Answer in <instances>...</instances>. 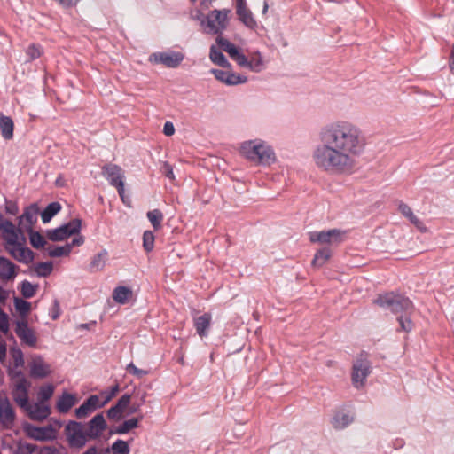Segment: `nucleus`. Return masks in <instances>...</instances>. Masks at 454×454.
Returning <instances> with one entry per match:
<instances>
[{"label":"nucleus","instance_id":"6","mask_svg":"<svg viewBox=\"0 0 454 454\" xmlns=\"http://www.w3.org/2000/svg\"><path fill=\"white\" fill-rule=\"evenodd\" d=\"M231 13L230 9H215L207 15H201L200 26L204 33L221 35L228 27Z\"/></svg>","mask_w":454,"mask_h":454},{"label":"nucleus","instance_id":"20","mask_svg":"<svg viewBox=\"0 0 454 454\" xmlns=\"http://www.w3.org/2000/svg\"><path fill=\"white\" fill-rule=\"evenodd\" d=\"M398 210L401 214L406 217L411 223H412L421 233L427 232L428 229L425 223L412 212V209L409 205L403 202H399Z\"/></svg>","mask_w":454,"mask_h":454},{"label":"nucleus","instance_id":"35","mask_svg":"<svg viewBox=\"0 0 454 454\" xmlns=\"http://www.w3.org/2000/svg\"><path fill=\"white\" fill-rule=\"evenodd\" d=\"M216 43L219 47L223 49L225 52L229 54L231 59L234 56V54L239 51V49L230 41L222 37L221 35L216 37Z\"/></svg>","mask_w":454,"mask_h":454},{"label":"nucleus","instance_id":"14","mask_svg":"<svg viewBox=\"0 0 454 454\" xmlns=\"http://www.w3.org/2000/svg\"><path fill=\"white\" fill-rule=\"evenodd\" d=\"M102 175L108 181L111 186L123 183L125 180V175L123 169L113 163L106 164L102 167Z\"/></svg>","mask_w":454,"mask_h":454},{"label":"nucleus","instance_id":"8","mask_svg":"<svg viewBox=\"0 0 454 454\" xmlns=\"http://www.w3.org/2000/svg\"><path fill=\"white\" fill-rule=\"evenodd\" d=\"M12 395L15 403L20 407L27 405L28 389L30 382L24 377L21 372L12 373Z\"/></svg>","mask_w":454,"mask_h":454},{"label":"nucleus","instance_id":"31","mask_svg":"<svg viewBox=\"0 0 454 454\" xmlns=\"http://www.w3.org/2000/svg\"><path fill=\"white\" fill-rule=\"evenodd\" d=\"M27 231L29 235L30 244L34 248L41 249L45 247L47 241L42 234L33 229L27 230Z\"/></svg>","mask_w":454,"mask_h":454},{"label":"nucleus","instance_id":"63","mask_svg":"<svg viewBox=\"0 0 454 454\" xmlns=\"http://www.w3.org/2000/svg\"><path fill=\"white\" fill-rule=\"evenodd\" d=\"M83 454H98V450L95 447H90Z\"/></svg>","mask_w":454,"mask_h":454},{"label":"nucleus","instance_id":"17","mask_svg":"<svg viewBox=\"0 0 454 454\" xmlns=\"http://www.w3.org/2000/svg\"><path fill=\"white\" fill-rule=\"evenodd\" d=\"M236 13L240 22H242L247 28L255 30L258 27L252 12L247 7V2L236 4Z\"/></svg>","mask_w":454,"mask_h":454},{"label":"nucleus","instance_id":"18","mask_svg":"<svg viewBox=\"0 0 454 454\" xmlns=\"http://www.w3.org/2000/svg\"><path fill=\"white\" fill-rule=\"evenodd\" d=\"M100 399L98 395H90L79 408L75 410V416L83 419L92 413L96 409L101 408Z\"/></svg>","mask_w":454,"mask_h":454},{"label":"nucleus","instance_id":"34","mask_svg":"<svg viewBox=\"0 0 454 454\" xmlns=\"http://www.w3.org/2000/svg\"><path fill=\"white\" fill-rule=\"evenodd\" d=\"M14 307L15 309L19 312L21 318H26V317L31 310V303L21 298L14 299Z\"/></svg>","mask_w":454,"mask_h":454},{"label":"nucleus","instance_id":"47","mask_svg":"<svg viewBox=\"0 0 454 454\" xmlns=\"http://www.w3.org/2000/svg\"><path fill=\"white\" fill-rule=\"evenodd\" d=\"M118 392L119 386L117 384L112 387L109 392H102L101 395L104 397V400L100 402L102 407L105 406L108 402H110L111 399L114 397Z\"/></svg>","mask_w":454,"mask_h":454},{"label":"nucleus","instance_id":"36","mask_svg":"<svg viewBox=\"0 0 454 454\" xmlns=\"http://www.w3.org/2000/svg\"><path fill=\"white\" fill-rule=\"evenodd\" d=\"M147 218L152 223L154 230H159L161 227L163 220V214L159 209H153L147 212Z\"/></svg>","mask_w":454,"mask_h":454},{"label":"nucleus","instance_id":"61","mask_svg":"<svg viewBox=\"0 0 454 454\" xmlns=\"http://www.w3.org/2000/svg\"><path fill=\"white\" fill-rule=\"evenodd\" d=\"M19 262L23 263H29L32 262L34 257H15Z\"/></svg>","mask_w":454,"mask_h":454},{"label":"nucleus","instance_id":"3","mask_svg":"<svg viewBox=\"0 0 454 454\" xmlns=\"http://www.w3.org/2000/svg\"><path fill=\"white\" fill-rule=\"evenodd\" d=\"M0 230L4 248L10 255H35L27 247V239L22 231L7 219L0 216Z\"/></svg>","mask_w":454,"mask_h":454},{"label":"nucleus","instance_id":"11","mask_svg":"<svg viewBox=\"0 0 454 454\" xmlns=\"http://www.w3.org/2000/svg\"><path fill=\"white\" fill-rule=\"evenodd\" d=\"M371 373V364L365 358L357 359L352 368L351 380L352 384L356 388L362 387L366 380V378Z\"/></svg>","mask_w":454,"mask_h":454},{"label":"nucleus","instance_id":"50","mask_svg":"<svg viewBox=\"0 0 454 454\" xmlns=\"http://www.w3.org/2000/svg\"><path fill=\"white\" fill-rule=\"evenodd\" d=\"M130 403V395H123L117 403L115 404L116 408L119 409V411H121V413L127 409L129 404Z\"/></svg>","mask_w":454,"mask_h":454},{"label":"nucleus","instance_id":"48","mask_svg":"<svg viewBox=\"0 0 454 454\" xmlns=\"http://www.w3.org/2000/svg\"><path fill=\"white\" fill-rule=\"evenodd\" d=\"M126 370L137 376V378H143L144 376H145L147 374V372L145 371V370H142V369H138L133 363H130L129 364H128Z\"/></svg>","mask_w":454,"mask_h":454},{"label":"nucleus","instance_id":"58","mask_svg":"<svg viewBox=\"0 0 454 454\" xmlns=\"http://www.w3.org/2000/svg\"><path fill=\"white\" fill-rule=\"evenodd\" d=\"M8 298V293L0 286V306L4 305Z\"/></svg>","mask_w":454,"mask_h":454},{"label":"nucleus","instance_id":"24","mask_svg":"<svg viewBox=\"0 0 454 454\" xmlns=\"http://www.w3.org/2000/svg\"><path fill=\"white\" fill-rule=\"evenodd\" d=\"M76 397L74 395L64 393L57 402V409L61 413H67L75 403Z\"/></svg>","mask_w":454,"mask_h":454},{"label":"nucleus","instance_id":"33","mask_svg":"<svg viewBox=\"0 0 454 454\" xmlns=\"http://www.w3.org/2000/svg\"><path fill=\"white\" fill-rule=\"evenodd\" d=\"M143 419L141 416L140 418H133L128 420H125L121 425H120L116 430L115 433L119 434H127L129 430L137 427L139 421Z\"/></svg>","mask_w":454,"mask_h":454},{"label":"nucleus","instance_id":"43","mask_svg":"<svg viewBox=\"0 0 454 454\" xmlns=\"http://www.w3.org/2000/svg\"><path fill=\"white\" fill-rule=\"evenodd\" d=\"M154 244V235L153 231H146L143 234V246L146 252H150L153 248Z\"/></svg>","mask_w":454,"mask_h":454},{"label":"nucleus","instance_id":"7","mask_svg":"<svg viewBox=\"0 0 454 454\" xmlns=\"http://www.w3.org/2000/svg\"><path fill=\"white\" fill-rule=\"evenodd\" d=\"M376 305L386 308L395 314H411L413 304L408 298L394 293L379 294L373 301Z\"/></svg>","mask_w":454,"mask_h":454},{"label":"nucleus","instance_id":"51","mask_svg":"<svg viewBox=\"0 0 454 454\" xmlns=\"http://www.w3.org/2000/svg\"><path fill=\"white\" fill-rule=\"evenodd\" d=\"M160 171L168 179H170V180H174L175 179V175H174L173 168H172V166L168 162L165 161L162 164Z\"/></svg>","mask_w":454,"mask_h":454},{"label":"nucleus","instance_id":"49","mask_svg":"<svg viewBox=\"0 0 454 454\" xmlns=\"http://www.w3.org/2000/svg\"><path fill=\"white\" fill-rule=\"evenodd\" d=\"M231 59L236 61L237 64L241 67H247L248 64L247 58L242 52H240L239 50L234 54Z\"/></svg>","mask_w":454,"mask_h":454},{"label":"nucleus","instance_id":"39","mask_svg":"<svg viewBox=\"0 0 454 454\" xmlns=\"http://www.w3.org/2000/svg\"><path fill=\"white\" fill-rule=\"evenodd\" d=\"M411 314H402L398 317L397 320L400 325V330L409 333L413 328V324L410 318Z\"/></svg>","mask_w":454,"mask_h":454},{"label":"nucleus","instance_id":"16","mask_svg":"<svg viewBox=\"0 0 454 454\" xmlns=\"http://www.w3.org/2000/svg\"><path fill=\"white\" fill-rule=\"evenodd\" d=\"M107 425L102 414H97L88 424L86 434L89 439H97L106 430Z\"/></svg>","mask_w":454,"mask_h":454},{"label":"nucleus","instance_id":"40","mask_svg":"<svg viewBox=\"0 0 454 454\" xmlns=\"http://www.w3.org/2000/svg\"><path fill=\"white\" fill-rule=\"evenodd\" d=\"M37 286H35L28 281L25 280L21 284V294L27 299L32 298L35 294Z\"/></svg>","mask_w":454,"mask_h":454},{"label":"nucleus","instance_id":"53","mask_svg":"<svg viewBox=\"0 0 454 454\" xmlns=\"http://www.w3.org/2000/svg\"><path fill=\"white\" fill-rule=\"evenodd\" d=\"M210 72L215 75V79L225 83L228 75V71L220 69H211Z\"/></svg>","mask_w":454,"mask_h":454},{"label":"nucleus","instance_id":"27","mask_svg":"<svg viewBox=\"0 0 454 454\" xmlns=\"http://www.w3.org/2000/svg\"><path fill=\"white\" fill-rule=\"evenodd\" d=\"M113 299L120 304H126L132 297V291L126 286H117L113 292Z\"/></svg>","mask_w":454,"mask_h":454},{"label":"nucleus","instance_id":"13","mask_svg":"<svg viewBox=\"0 0 454 454\" xmlns=\"http://www.w3.org/2000/svg\"><path fill=\"white\" fill-rule=\"evenodd\" d=\"M15 411L6 396L0 392V424L5 428H11L14 425Z\"/></svg>","mask_w":454,"mask_h":454},{"label":"nucleus","instance_id":"56","mask_svg":"<svg viewBox=\"0 0 454 454\" xmlns=\"http://www.w3.org/2000/svg\"><path fill=\"white\" fill-rule=\"evenodd\" d=\"M163 133L166 136H172L175 133V127L171 121H166L163 126Z\"/></svg>","mask_w":454,"mask_h":454},{"label":"nucleus","instance_id":"22","mask_svg":"<svg viewBox=\"0 0 454 454\" xmlns=\"http://www.w3.org/2000/svg\"><path fill=\"white\" fill-rule=\"evenodd\" d=\"M39 209L35 204L26 207L23 214L19 217L20 224H24L26 230L33 229V224L37 221Z\"/></svg>","mask_w":454,"mask_h":454},{"label":"nucleus","instance_id":"41","mask_svg":"<svg viewBox=\"0 0 454 454\" xmlns=\"http://www.w3.org/2000/svg\"><path fill=\"white\" fill-rule=\"evenodd\" d=\"M247 81V78L244 75L228 72L227 78L225 80L226 85H237L245 83Z\"/></svg>","mask_w":454,"mask_h":454},{"label":"nucleus","instance_id":"25","mask_svg":"<svg viewBox=\"0 0 454 454\" xmlns=\"http://www.w3.org/2000/svg\"><path fill=\"white\" fill-rule=\"evenodd\" d=\"M15 265L5 257H0V278L9 280L15 277Z\"/></svg>","mask_w":454,"mask_h":454},{"label":"nucleus","instance_id":"29","mask_svg":"<svg viewBox=\"0 0 454 454\" xmlns=\"http://www.w3.org/2000/svg\"><path fill=\"white\" fill-rule=\"evenodd\" d=\"M61 209V206L59 202L50 203L41 213V218L43 223H46L51 220V218L57 215Z\"/></svg>","mask_w":454,"mask_h":454},{"label":"nucleus","instance_id":"62","mask_svg":"<svg viewBox=\"0 0 454 454\" xmlns=\"http://www.w3.org/2000/svg\"><path fill=\"white\" fill-rule=\"evenodd\" d=\"M212 1L211 0H201L200 4L202 7L207 9L211 5Z\"/></svg>","mask_w":454,"mask_h":454},{"label":"nucleus","instance_id":"38","mask_svg":"<svg viewBox=\"0 0 454 454\" xmlns=\"http://www.w3.org/2000/svg\"><path fill=\"white\" fill-rule=\"evenodd\" d=\"M53 265L51 262H39L34 266V270L40 277H47L52 271Z\"/></svg>","mask_w":454,"mask_h":454},{"label":"nucleus","instance_id":"4","mask_svg":"<svg viewBox=\"0 0 454 454\" xmlns=\"http://www.w3.org/2000/svg\"><path fill=\"white\" fill-rule=\"evenodd\" d=\"M239 150L247 160L256 165L270 166L277 160L272 146L260 138L242 142Z\"/></svg>","mask_w":454,"mask_h":454},{"label":"nucleus","instance_id":"46","mask_svg":"<svg viewBox=\"0 0 454 454\" xmlns=\"http://www.w3.org/2000/svg\"><path fill=\"white\" fill-rule=\"evenodd\" d=\"M9 317L2 309H0V331L6 335L9 333Z\"/></svg>","mask_w":454,"mask_h":454},{"label":"nucleus","instance_id":"55","mask_svg":"<svg viewBox=\"0 0 454 454\" xmlns=\"http://www.w3.org/2000/svg\"><path fill=\"white\" fill-rule=\"evenodd\" d=\"M114 187H115L117 189L120 198L121 199L122 202L124 204H126L127 201H126V196H125L124 182L123 183L120 182L119 184L114 185Z\"/></svg>","mask_w":454,"mask_h":454},{"label":"nucleus","instance_id":"10","mask_svg":"<svg viewBox=\"0 0 454 454\" xmlns=\"http://www.w3.org/2000/svg\"><path fill=\"white\" fill-rule=\"evenodd\" d=\"M65 432L70 446L81 448L85 445L88 436L82 423L76 421L68 422Z\"/></svg>","mask_w":454,"mask_h":454},{"label":"nucleus","instance_id":"28","mask_svg":"<svg viewBox=\"0 0 454 454\" xmlns=\"http://www.w3.org/2000/svg\"><path fill=\"white\" fill-rule=\"evenodd\" d=\"M210 60L222 67H231V63L227 60L223 53L217 49L215 45H211L209 51Z\"/></svg>","mask_w":454,"mask_h":454},{"label":"nucleus","instance_id":"64","mask_svg":"<svg viewBox=\"0 0 454 454\" xmlns=\"http://www.w3.org/2000/svg\"><path fill=\"white\" fill-rule=\"evenodd\" d=\"M450 67L452 70H454V43L452 46L451 55H450Z\"/></svg>","mask_w":454,"mask_h":454},{"label":"nucleus","instance_id":"1","mask_svg":"<svg viewBox=\"0 0 454 454\" xmlns=\"http://www.w3.org/2000/svg\"><path fill=\"white\" fill-rule=\"evenodd\" d=\"M319 143L311 157L316 168L328 175H351L357 166V158L367 146L362 129L347 120H337L323 126L318 132Z\"/></svg>","mask_w":454,"mask_h":454},{"label":"nucleus","instance_id":"15","mask_svg":"<svg viewBox=\"0 0 454 454\" xmlns=\"http://www.w3.org/2000/svg\"><path fill=\"white\" fill-rule=\"evenodd\" d=\"M22 409L27 412L31 419L38 421L43 420L51 413L49 406L46 403L41 402L35 403H27V405L22 407Z\"/></svg>","mask_w":454,"mask_h":454},{"label":"nucleus","instance_id":"12","mask_svg":"<svg viewBox=\"0 0 454 454\" xmlns=\"http://www.w3.org/2000/svg\"><path fill=\"white\" fill-rule=\"evenodd\" d=\"M14 331L22 344H25L28 347L36 346V333L33 328L28 326L27 318H21L18 320L15 324Z\"/></svg>","mask_w":454,"mask_h":454},{"label":"nucleus","instance_id":"42","mask_svg":"<svg viewBox=\"0 0 454 454\" xmlns=\"http://www.w3.org/2000/svg\"><path fill=\"white\" fill-rule=\"evenodd\" d=\"M53 392L54 387L51 385L42 387L38 393L39 402L45 403L51 397Z\"/></svg>","mask_w":454,"mask_h":454},{"label":"nucleus","instance_id":"45","mask_svg":"<svg viewBox=\"0 0 454 454\" xmlns=\"http://www.w3.org/2000/svg\"><path fill=\"white\" fill-rule=\"evenodd\" d=\"M105 266V261L103 260V257H93L90 261L88 270L90 272L100 270Z\"/></svg>","mask_w":454,"mask_h":454},{"label":"nucleus","instance_id":"2","mask_svg":"<svg viewBox=\"0 0 454 454\" xmlns=\"http://www.w3.org/2000/svg\"><path fill=\"white\" fill-rule=\"evenodd\" d=\"M81 225L80 219H73L56 229L47 230L46 237L51 241H62L72 237L71 242L63 246H48V255H69L77 253L74 248L84 243V239L80 234Z\"/></svg>","mask_w":454,"mask_h":454},{"label":"nucleus","instance_id":"57","mask_svg":"<svg viewBox=\"0 0 454 454\" xmlns=\"http://www.w3.org/2000/svg\"><path fill=\"white\" fill-rule=\"evenodd\" d=\"M23 355L20 351H19L15 356H14V365L16 367H20V366H22L23 365Z\"/></svg>","mask_w":454,"mask_h":454},{"label":"nucleus","instance_id":"26","mask_svg":"<svg viewBox=\"0 0 454 454\" xmlns=\"http://www.w3.org/2000/svg\"><path fill=\"white\" fill-rule=\"evenodd\" d=\"M13 127L12 118L0 113V130L4 139L10 140L13 137Z\"/></svg>","mask_w":454,"mask_h":454},{"label":"nucleus","instance_id":"59","mask_svg":"<svg viewBox=\"0 0 454 454\" xmlns=\"http://www.w3.org/2000/svg\"><path fill=\"white\" fill-rule=\"evenodd\" d=\"M59 317V304L56 301L54 302V307H53V311H52L51 318L53 320H56Z\"/></svg>","mask_w":454,"mask_h":454},{"label":"nucleus","instance_id":"54","mask_svg":"<svg viewBox=\"0 0 454 454\" xmlns=\"http://www.w3.org/2000/svg\"><path fill=\"white\" fill-rule=\"evenodd\" d=\"M121 411H119L118 408H116V406H113L111 407L108 411H107V416L109 419H120L121 417Z\"/></svg>","mask_w":454,"mask_h":454},{"label":"nucleus","instance_id":"52","mask_svg":"<svg viewBox=\"0 0 454 454\" xmlns=\"http://www.w3.org/2000/svg\"><path fill=\"white\" fill-rule=\"evenodd\" d=\"M5 211L9 215H16L19 213V207L15 202L9 200L5 203Z\"/></svg>","mask_w":454,"mask_h":454},{"label":"nucleus","instance_id":"9","mask_svg":"<svg viewBox=\"0 0 454 454\" xmlns=\"http://www.w3.org/2000/svg\"><path fill=\"white\" fill-rule=\"evenodd\" d=\"M184 59V55L182 52L168 51L151 54L149 61L153 64H162L168 68H176L181 64Z\"/></svg>","mask_w":454,"mask_h":454},{"label":"nucleus","instance_id":"60","mask_svg":"<svg viewBox=\"0 0 454 454\" xmlns=\"http://www.w3.org/2000/svg\"><path fill=\"white\" fill-rule=\"evenodd\" d=\"M327 258L328 257H324V256L314 257V259H313L311 263H312L313 266H317V263L321 265V264H323V263H325L326 262Z\"/></svg>","mask_w":454,"mask_h":454},{"label":"nucleus","instance_id":"23","mask_svg":"<svg viewBox=\"0 0 454 454\" xmlns=\"http://www.w3.org/2000/svg\"><path fill=\"white\" fill-rule=\"evenodd\" d=\"M51 372L50 365L43 358L37 356L33 358L30 364V375L34 378H44Z\"/></svg>","mask_w":454,"mask_h":454},{"label":"nucleus","instance_id":"37","mask_svg":"<svg viewBox=\"0 0 454 454\" xmlns=\"http://www.w3.org/2000/svg\"><path fill=\"white\" fill-rule=\"evenodd\" d=\"M25 52L27 57V61H33L41 57L43 50L41 45L31 43L27 46Z\"/></svg>","mask_w":454,"mask_h":454},{"label":"nucleus","instance_id":"32","mask_svg":"<svg viewBox=\"0 0 454 454\" xmlns=\"http://www.w3.org/2000/svg\"><path fill=\"white\" fill-rule=\"evenodd\" d=\"M263 67V59L260 52H255L252 54L250 59H248V64L247 68L253 72H260Z\"/></svg>","mask_w":454,"mask_h":454},{"label":"nucleus","instance_id":"44","mask_svg":"<svg viewBox=\"0 0 454 454\" xmlns=\"http://www.w3.org/2000/svg\"><path fill=\"white\" fill-rule=\"evenodd\" d=\"M114 454H129V448L126 442L117 440L112 446Z\"/></svg>","mask_w":454,"mask_h":454},{"label":"nucleus","instance_id":"30","mask_svg":"<svg viewBox=\"0 0 454 454\" xmlns=\"http://www.w3.org/2000/svg\"><path fill=\"white\" fill-rule=\"evenodd\" d=\"M353 421V417L348 413L337 412L333 419V426L336 429H342Z\"/></svg>","mask_w":454,"mask_h":454},{"label":"nucleus","instance_id":"21","mask_svg":"<svg viewBox=\"0 0 454 454\" xmlns=\"http://www.w3.org/2000/svg\"><path fill=\"white\" fill-rule=\"evenodd\" d=\"M212 323V315L210 313H204L199 317H193V325L197 334L200 338L207 336Z\"/></svg>","mask_w":454,"mask_h":454},{"label":"nucleus","instance_id":"5","mask_svg":"<svg viewBox=\"0 0 454 454\" xmlns=\"http://www.w3.org/2000/svg\"><path fill=\"white\" fill-rule=\"evenodd\" d=\"M308 236L311 243L327 247H338L349 239L350 230L334 228L314 231H309Z\"/></svg>","mask_w":454,"mask_h":454},{"label":"nucleus","instance_id":"19","mask_svg":"<svg viewBox=\"0 0 454 454\" xmlns=\"http://www.w3.org/2000/svg\"><path fill=\"white\" fill-rule=\"evenodd\" d=\"M25 431L28 437L37 440L45 441L53 437L54 431L51 427H39L32 425H27Z\"/></svg>","mask_w":454,"mask_h":454}]
</instances>
